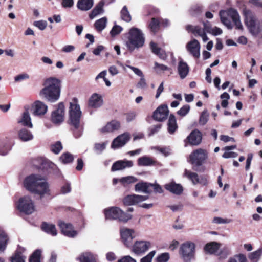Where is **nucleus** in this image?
Listing matches in <instances>:
<instances>
[{
    "label": "nucleus",
    "instance_id": "13",
    "mask_svg": "<svg viewBox=\"0 0 262 262\" xmlns=\"http://www.w3.org/2000/svg\"><path fill=\"white\" fill-rule=\"evenodd\" d=\"M151 246V243L148 241H137L132 246V251L137 254H143L146 252Z\"/></svg>",
    "mask_w": 262,
    "mask_h": 262
},
{
    "label": "nucleus",
    "instance_id": "61",
    "mask_svg": "<svg viewBox=\"0 0 262 262\" xmlns=\"http://www.w3.org/2000/svg\"><path fill=\"white\" fill-rule=\"evenodd\" d=\"M25 256H19L18 254H15L12 257V262H25Z\"/></svg>",
    "mask_w": 262,
    "mask_h": 262
},
{
    "label": "nucleus",
    "instance_id": "56",
    "mask_svg": "<svg viewBox=\"0 0 262 262\" xmlns=\"http://www.w3.org/2000/svg\"><path fill=\"white\" fill-rule=\"evenodd\" d=\"M231 220L228 219H224L220 217H214L212 220V222L215 224H227L230 223Z\"/></svg>",
    "mask_w": 262,
    "mask_h": 262
},
{
    "label": "nucleus",
    "instance_id": "8",
    "mask_svg": "<svg viewBox=\"0 0 262 262\" xmlns=\"http://www.w3.org/2000/svg\"><path fill=\"white\" fill-rule=\"evenodd\" d=\"M208 153L206 150L199 148L194 150L189 155V162L193 165V169L196 171L208 158Z\"/></svg>",
    "mask_w": 262,
    "mask_h": 262
},
{
    "label": "nucleus",
    "instance_id": "11",
    "mask_svg": "<svg viewBox=\"0 0 262 262\" xmlns=\"http://www.w3.org/2000/svg\"><path fill=\"white\" fill-rule=\"evenodd\" d=\"M120 232L122 241L127 247L132 245V239L138 235L135 230L125 227L121 228Z\"/></svg>",
    "mask_w": 262,
    "mask_h": 262
},
{
    "label": "nucleus",
    "instance_id": "41",
    "mask_svg": "<svg viewBox=\"0 0 262 262\" xmlns=\"http://www.w3.org/2000/svg\"><path fill=\"white\" fill-rule=\"evenodd\" d=\"M10 150L9 146L4 139H0V155L5 156Z\"/></svg>",
    "mask_w": 262,
    "mask_h": 262
},
{
    "label": "nucleus",
    "instance_id": "17",
    "mask_svg": "<svg viewBox=\"0 0 262 262\" xmlns=\"http://www.w3.org/2000/svg\"><path fill=\"white\" fill-rule=\"evenodd\" d=\"M148 199V196L137 194L128 195L123 199V203L125 205H133L143 202Z\"/></svg>",
    "mask_w": 262,
    "mask_h": 262
},
{
    "label": "nucleus",
    "instance_id": "5",
    "mask_svg": "<svg viewBox=\"0 0 262 262\" xmlns=\"http://www.w3.org/2000/svg\"><path fill=\"white\" fill-rule=\"evenodd\" d=\"M221 22L229 29L233 28L231 20L234 23L236 29L243 30V26L240 20V17L237 11L232 8L220 12Z\"/></svg>",
    "mask_w": 262,
    "mask_h": 262
},
{
    "label": "nucleus",
    "instance_id": "32",
    "mask_svg": "<svg viewBox=\"0 0 262 262\" xmlns=\"http://www.w3.org/2000/svg\"><path fill=\"white\" fill-rule=\"evenodd\" d=\"M157 162L152 158L148 156H143L138 159V164L140 166H148L154 165Z\"/></svg>",
    "mask_w": 262,
    "mask_h": 262
},
{
    "label": "nucleus",
    "instance_id": "6",
    "mask_svg": "<svg viewBox=\"0 0 262 262\" xmlns=\"http://www.w3.org/2000/svg\"><path fill=\"white\" fill-rule=\"evenodd\" d=\"M245 23L251 33L257 35L262 31V23L256 19L252 13L249 10L244 9Z\"/></svg>",
    "mask_w": 262,
    "mask_h": 262
},
{
    "label": "nucleus",
    "instance_id": "55",
    "mask_svg": "<svg viewBox=\"0 0 262 262\" xmlns=\"http://www.w3.org/2000/svg\"><path fill=\"white\" fill-rule=\"evenodd\" d=\"M107 144V141L101 143H96L95 145V149L98 153H101L105 149Z\"/></svg>",
    "mask_w": 262,
    "mask_h": 262
},
{
    "label": "nucleus",
    "instance_id": "36",
    "mask_svg": "<svg viewBox=\"0 0 262 262\" xmlns=\"http://www.w3.org/2000/svg\"><path fill=\"white\" fill-rule=\"evenodd\" d=\"M9 238L7 235L4 232L0 233V253L5 251L7 248Z\"/></svg>",
    "mask_w": 262,
    "mask_h": 262
},
{
    "label": "nucleus",
    "instance_id": "7",
    "mask_svg": "<svg viewBox=\"0 0 262 262\" xmlns=\"http://www.w3.org/2000/svg\"><path fill=\"white\" fill-rule=\"evenodd\" d=\"M104 213L107 220H118L120 222H127L131 219L130 214L123 212L117 207H112L105 209Z\"/></svg>",
    "mask_w": 262,
    "mask_h": 262
},
{
    "label": "nucleus",
    "instance_id": "20",
    "mask_svg": "<svg viewBox=\"0 0 262 262\" xmlns=\"http://www.w3.org/2000/svg\"><path fill=\"white\" fill-rule=\"evenodd\" d=\"M120 128V122L116 120H113L100 128V131L102 133H109L118 130Z\"/></svg>",
    "mask_w": 262,
    "mask_h": 262
},
{
    "label": "nucleus",
    "instance_id": "42",
    "mask_svg": "<svg viewBox=\"0 0 262 262\" xmlns=\"http://www.w3.org/2000/svg\"><path fill=\"white\" fill-rule=\"evenodd\" d=\"M74 160L73 156L69 152H64L60 157V161L63 164L72 162Z\"/></svg>",
    "mask_w": 262,
    "mask_h": 262
},
{
    "label": "nucleus",
    "instance_id": "47",
    "mask_svg": "<svg viewBox=\"0 0 262 262\" xmlns=\"http://www.w3.org/2000/svg\"><path fill=\"white\" fill-rule=\"evenodd\" d=\"M41 253V250H36L30 257L29 262H40Z\"/></svg>",
    "mask_w": 262,
    "mask_h": 262
},
{
    "label": "nucleus",
    "instance_id": "39",
    "mask_svg": "<svg viewBox=\"0 0 262 262\" xmlns=\"http://www.w3.org/2000/svg\"><path fill=\"white\" fill-rule=\"evenodd\" d=\"M106 75V71H103L100 72L95 78V80L98 83H102L103 82H105L106 85L107 86H110L111 84L110 81L106 78L105 76Z\"/></svg>",
    "mask_w": 262,
    "mask_h": 262
},
{
    "label": "nucleus",
    "instance_id": "35",
    "mask_svg": "<svg viewBox=\"0 0 262 262\" xmlns=\"http://www.w3.org/2000/svg\"><path fill=\"white\" fill-rule=\"evenodd\" d=\"M177 128L178 126L175 116L171 114L168 121V131L170 134H172L177 129Z\"/></svg>",
    "mask_w": 262,
    "mask_h": 262
},
{
    "label": "nucleus",
    "instance_id": "49",
    "mask_svg": "<svg viewBox=\"0 0 262 262\" xmlns=\"http://www.w3.org/2000/svg\"><path fill=\"white\" fill-rule=\"evenodd\" d=\"M62 149V146L61 143L60 141L55 142L51 146V151L55 154H59Z\"/></svg>",
    "mask_w": 262,
    "mask_h": 262
},
{
    "label": "nucleus",
    "instance_id": "15",
    "mask_svg": "<svg viewBox=\"0 0 262 262\" xmlns=\"http://www.w3.org/2000/svg\"><path fill=\"white\" fill-rule=\"evenodd\" d=\"M130 138L128 133H123L115 138L111 144V148L115 149L120 148L126 144Z\"/></svg>",
    "mask_w": 262,
    "mask_h": 262
},
{
    "label": "nucleus",
    "instance_id": "59",
    "mask_svg": "<svg viewBox=\"0 0 262 262\" xmlns=\"http://www.w3.org/2000/svg\"><path fill=\"white\" fill-rule=\"evenodd\" d=\"M71 191V188L70 186V184L66 183L65 185H63L60 190V193L63 194H65L70 192Z\"/></svg>",
    "mask_w": 262,
    "mask_h": 262
},
{
    "label": "nucleus",
    "instance_id": "44",
    "mask_svg": "<svg viewBox=\"0 0 262 262\" xmlns=\"http://www.w3.org/2000/svg\"><path fill=\"white\" fill-rule=\"evenodd\" d=\"M160 21L158 19L155 18H152L149 24V27L150 31L155 33L159 29Z\"/></svg>",
    "mask_w": 262,
    "mask_h": 262
},
{
    "label": "nucleus",
    "instance_id": "27",
    "mask_svg": "<svg viewBox=\"0 0 262 262\" xmlns=\"http://www.w3.org/2000/svg\"><path fill=\"white\" fill-rule=\"evenodd\" d=\"M164 187L166 190L176 194H180L183 191L182 186L174 182L166 184Z\"/></svg>",
    "mask_w": 262,
    "mask_h": 262
},
{
    "label": "nucleus",
    "instance_id": "45",
    "mask_svg": "<svg viewBox=\"0 0 262 262\" xmlns=\"http://www.w3.org/2000/svg\"><path fill=\"white\" fill-rule=\"evenodd\" d=\"M262 251L260 249H258L254 252L251 253L249 255V258L251 262H258Z\"/></svg>",
    "mask_w": 262,
    "mask_h": 262
},
{
    "label": "nucleus",
    "instance_id": "2",
    "mask_svg": "<svg viewBox=\"0 0 262 262\" xmlns=\"http://www.w3.org/2000/svg\"><path fill=\"white\" fill-rule=\"evenodd\" d=\"M44 85V88L40 92V95L51 102L57 101L60 94V80L51 77L46 79Z\"/></svg>",
    "mask_w": 262,
    "mask_h": 262
},
{
    "label": "nucleus",
    "instance_id": "31",
    "mask_svg": "<svg viewBox=\"0 0 262 262\" xmlns=\"http://www.w3.org/2000/svg\"><path fill=\"white\" fill-rule=\"evenodd\" d=\"M93 0H78L77 6L80 10L88 11L93 7Z\"/></svg>",
    "mask_w": 262,
    "mask_h": 262
},
{
    "label": "nucleus",
    "instance_id": "34",
    "mask_svg": "<svg viewBox=\"0 0 262 262\" xmlns=\"http://www.w3.org/2000/svg\"><path fill=\"white\" fill-rule=\"evenodd\" d=\"M41 229L43 231L52 236H55L57 235V231L55 225L53 224L44 222L41 225Z\"/></svg>",
    "mask_w": 262,
    "mask_h": 262
},
{
    "label": "nucleus",
    "instance_id": "30",
    "mask_svg": "<svg viewBox=\"0 0 262 262\" xmlns=\"http://www.w3.org/2000/svg\"><path fill=\"white\" fill-rule=\"evenodd\" d=\"M19 139L24 142H27L32 140L34 136L31 132L26 128L21 129L18 134Z\"/></svg>",
    "mask_w": 262,
    "mask_h": 262
},
{
    "label": "nucleus",
    "instance_id": "14",
    "mask_svg": "<svg viewBox=\"0 0 262 262\" xmlns=\"http://www.w3.org/2000/svg\"><path fill=\"white\" fill-rule=\"evenodd\" d=\"M184 176L189 179L194 185L200 184L202 185H206L207 184V180L204 176L199 177L198 174L190 170L185 169Z\"/></svg>",
    "mask_w": 262,
    "mask_h": 262
},
{
    "label": "nucleus",
    "instance_id": "57",
    "mask_svg": "<svg viewBox=\"0 0 262 262\" xmlns=\"http://www.w3.org/2000/svg\"><path fill=\"white\" fill-rule=\"evenodd\" d=\"M122 29L121 26L115 25L110 31V34L112 36H115L119 34L122 31Z\"/></svg>",
    "mask_w": 262,
    "mask_h": 262
},
{
    "label": "nucleus",
    "instance_id": "18",
    "mask_svg": "<svg viewBox=\"0 0 262 262\" xmlns=\"http://www.w3.org/2000/svg\"><path fill=\"white\" fill-rule=\"evenodd\" d=\"M186 49L193 57L198 58L200 56V45L196 39H193L188 42L186 45Z\"/></svg>",
    "mask_w": 262,
    "mask_h": 262
},
{
    "label": "nucleus",
    "instance_id": "62",
    "mask_svg": "<svg viewBox=\"0 0 262 262\" xmlns=\"http://www.w3.org/2000/svg\"><path fill=\"white\" fill-rule=\"evenodd\" d=\"M154 149L158 150L159 152L165 156H167L170 154V150L167 148H160L158 147H155Z\"/></svg>",
    "mask_w": 262,
    "mask_h": 262
},
{
    "label": "nucleus",
    "instance_id": "10",
    "mask_svg": "<svg viewBox=\"0 0 262 262\" xmlns=\"http://www.w3.org/2000/svg\"><path fill=\"white\" fill-rule=\"evenodd\" d=\"M195 245L193 243L187 242L182 244L180 253L185 261H189L193 257Z\"/></svg>",
    "mask_w": 262,
    "mask_h": 262
},
{
    "label": "nucleus",
    "instance_id": "52",
    "mask_svg": "<svg viewBox=\"0 0 262 262\" xmlns=\"http://www.w3.org/2000/svg\"><path fill=\"white\" fill-rule=\"evenodd\" d=\"M33 25L40 30H44L47 26V22L43 20L35 21L33 23Z\"/></svg>",
    "mask_w": 262,
    "mask_h": 262
},
{
    "label": "nucleus",
    "instance_id": "48",
    "mask_svg": "<svg viewBox=\"0 0 262 262\" xmlns=\"http://www.w3.org/2000/svg\"><path fill=\"white\" fill-rule=\"evenodd\" d=\"M228 262H247V259L245 255L239 254L230 258Z\"/></svg>",
    "mask_w": 262,
    "mask_h": 262
},
{
    "label": "nucleus",
    "instance_id": "58",
    "mask_svg": "<svg viewBox=\"0 0 262 262\" xmlns=\"http://www.w3.org/2000/svg\"><path fill=\"white\" fill-rule=\"evenodd\" d=\"M155 251H151L146 256L141 259V262H151L152 259L155 255Z\"/></svg>",
    "mask_w": 262,
    "mask_h": 262
},
{
    "label": "nucleus",
    "instance_id": "21",
    "mask_svg": "<svg viewBox=\"0 0 262 262\" xmlns=\"http://www.w3.org/2000/svg\"><path fill=\"white\" fill-rule=\"evenodd\" d=\"M133 166V162L127 160H118L115 162L112 165L111 170L112 171L123 170L126 168H130Z\"/></svg>",
    "mask_w": 262,
    "mask_h": 262
},
{
    "label": "nucleus",
    "instance_id": "37",
    "mask_svg": "<svg viewBox=\"0 0 262 262\" xmlns=\"http://www.w3.org/2000/svg\"><path fill=\"white\" fill-rule=\"evenodd\" d=\"M103 5L104 3L103 2H99L89 14L90 18L91 19H93L99 14L102 13L103 12Z\"/></svg>",
    "mask_w": 262,
    "mask_h": 262
},
{
    "label": "nucleus",
    "instance_id": "23",
    "mask_svg": "<svg viewBox=\"0 0 262 262\" xmlns=\"http://www.w3.org/2000/svg\"><path fill=\"white\" fill-rule=\"evenodd\" d=\"M187 140L190 144L198 145L201 142L202 134L199 130L195 129L187 137Z\"/></svg>",
    "mask_w": 262,
    "mask_h": 262
},
{
    "label": "nucleus",
    "instance_id": "1",
    "mask_svg": "<svg viewBox=\"0 0 262 262\" xmlns=\"http://www.w3.org/2000/svg\"><path fill=\"white\" fill-rule=\"evenodd\" d=\"M24 186L29 191L38 194L40 197L51 195L49 184L39 175L31 174L26 177L24 181Z\"/></svg>",
    "mask_w": 262,
    "mask_h": 262
},
{
    "label": "nucleus",
    "instance_id": "9",
    "mask_svg": "<svg viewBox=\"0 0 262 262\" xmlns=\"http://www.w3.org/2000/svg\"><path fill=\"white\" fill-rule=\"evenodd\" d=\"M17 209L26 214H30L35 210L32 200L28 196L21 197L16 204Z\"/></svg>",
    "mask_w": 262,
    "mask_h": 262
},
{
    "label": "nucleus",
    "instance_id": "54",
    "mask_svg": "<svg viewBox=\"0 0 262 262\" xmlns=\"http://www.w3.org/2000/svg\"><path fill=\"white\" fill-rule=\"evenodd\" d=\"M190 110V106L188 104L184 105L178 112L177 114L181 116H185L186 115Z\"/></svg>",
    "mask_w": 262,
    "mask_h": 262
},
{
    "label": "nucleus",
    "instance_id": "28",
    "mask_svg": "<svg viewBox=\"0 0 262 262\" xmlns=\"http://www.w3.org/2000/svg\"><path fill=\"white\" fill-rule=\"evenodd\" d=\"M77 259L80 262H96V255L90 252L81 253Z\"/></svg>",
    "mask_w": 262,
    "mask_h": 262
},
{
    "label": "nucleus",
    "instance_id": "24",
    "mask_svg": "<svg viewBox=\"0 0 262 262\" xmlns=\"http://www.w3.org/2000/svg\"><path fill=\"white\" fill-rule=\"evenodd\" d=\"M103 100L101 95L94 93L89 100V105L93 108H98L103 104Z\"/></svg>",
    "mask_w": 262,
    "mask_h": 262
},
{
    "label": "nucleus",
    "instance_id": "60",
    "mask_svg": "<svg viewBox=\"0 0 262 262\" xmlns=\"http://www.w3.org/2000/svg\"><path fill=\"white\" fill-rule=\"evenodd\" d=\"M61 6L64 8H71L74 5L73 0H62Z\"/></svg>",
    "mask_w": 262,
    "mask_h": 262
},
{
    "label": "nucleus",
    "instance_id": "26",
    "mask_svg": "<svg viewBox=\"0 0 262 262\" xmlns=\"http://www.w3.org/2000/svg\"><path fill=\"white\" fill-rule=\"evenodd\" d=\"M17 122L23 126H27L30 128L33 127L30 114L27 110L22 114L20 118L18 119Z\"/></svg>",
    "mask_w": 262,
    "mask_h": 262
},
{
    "label": "nucleus",
    "instance_id": "46",
    "mask_svg": "<svg viewBox=\"0 0 262 262\" xmlns=\"http://www.w3.org/2000/svg\"><path fill=\"white\" fill-rule=\"evenodd\" d=\"M209 114L207 113V110L203 111L199 118V124L201 125H204L208 121Z\"/></svg>",
    "mask_w": 262,
    "mask_h": 262
},
{
    "label": "nucleus",
    "instance_id": "4",
    "mask_svg": "<svg viewBox=\"0 0 262 262\" xmlns=\"http://www.w3.org/2000/svg\"><path fill=\"white\" fill-rule=\"evenodd\" d=\"M145 36L142 31L135 27L131 28L127 34L126 46L131 51L142 47L145 43Z\"/></svg>",
    "mask_w": 262,
    "mask_h": 262
},
{
    "label": "nucleus",
    "instance_id": "12",
    "mask_svg": "<svg viewBox=\"0 0 262 262\" xmlns=\"http://www.w3.org/2000/svg\"><path fill=\"white\" fill-rule=\"evenodd\" d=\"M64 106L62 103H59L57 108L53 111L51 115V120L56 124H59L64 120Z\"/></svg>",
    "mask_w": 262,
    "mask_h": 262
},
{
    "label": "nucleus",
    "instance_id": "16",
    "mask_svg": "<svg viewBox=\"0 0 262 262\" xmlns=\"http://www.w3.org/2000/svg\"><path fill=\"white\" fill-rule=\"evenodd\" d=\"M168 113L169 110L167 106L161 105L154 111L153 118L158 121H163L167 118Z\"/></svg>",
    "mask_w": 262,
    "mask_h": 262
},
{
    "label": "nucleus",
    "instance_id": "25",
    "mask_svg": "<svg viewBox=\"0 0 262 262\" xmlns=\"http://www.w3.org/2000/svg\"><path fill=\"white\" fill-rule=\"evenodd\" d=\"M33 114L34 115L39 116L42 115L46 113L48 106L44 103L40 101H36L33 106Z\"/></svg>",
    "mask_w": 262,
    "mask_h": 262
},
{
    "label": "nucleus",
    "instance_id": "40",
    "mask_svg": "<svg viewBox=\"0 0 262 262\" xmlns=\"http://www.w3.org/2000/svg\"><path fill=\"white\" fill-rule=\"evenodd\" d=\"M219 248V244L216 242L207 244L204 247L205 251L208 253H215Z\"/></svg>",
    "mask_w": 262,
    "mask_h": 262
},
{
    "label": "nucleus",
    "instance_id": "33",
    "mask_svg": "<svg viewBox=\"0 0 262 262\" xmlns=\"http://www.w3.org/2000/svg\"><path fill=\"white\" fill-rule=\"evenodd\" d=\"M150 47L152 52L158 55L160 58L164 59L166 58L165 52L159 48L156 43L151 41L150 43Z\"/></svg>",
    "mask_w": 262,
    "mask_h": 262
},
{
    "label": "nucleus",
    "instance_id": "19",
    "mask_svg": "<svg viewBox=\"0 0 262 262\" xmlns=\"http://www.w3.org/2000/svg\"><path fill=\"white\" fill-rule=\"evenodd\" d=\"M58 225L62 233L67 236L73 237L77 234V232L73 229L72 225L71 224L60 221L58 222Z\"/></svg>",
    "mask_w": 262,
    "mask_h": 262
},
{
    "label": "nucleus",
    "instance_id": "38",
    "mask_svg": "<svg viewBox=\"0 0 262 262\" xmlns=\"http://www.w3.org/2000/svg\"><path fill=\"white\" fill-rule=\"evenodd\" d=\"M107 19L106 17H103L97 20L94 24V26L97 31H102L106 26Z\"/></svg>",
    "mask_w": 262,
    "mask_h": 262
},
{
    "label": "nucleus",
    "instance_id": "43",
    "mask_svg": "<svg viewBox=\"0 0 262 262\" xmlns=\"http://www.w3.org/2000/svg\"><path fill=\"white\" fill-rule=\"evenodd\" d=\"M121 17L122 20L126 21L129 22L131 21L132 17L131 15L127 10V8L126 6H124L122 9L121 11Z\"/></svg>",
    "mask_w": 262,
    "mask_h": 262
},
{
    "label": "nucleus",
    "instance_id": "53",
    "mask_svg": "<svg viewBox=\"0 0 262 262\" xmlns=\"http://www.w3.org/2000/svg\"><path fill=\"white\" fill-rule=\"evenodd\" d=\"M178 72L181 78H184L189 72L188 67H178Z\"/></svg>",
    "mask_w": 262,
    "mask_h": 262
},
{
    "label": "nucleus",
    "instance_id": "3",
    "mask_svg": "<svg viewBox=\"0 0 262 262\" xmlns=\"http://www.w3.org/2000/svg\"><path fill=\"white\" fill-rule=\"evenodd\" d=\"M81 111L80 106L77 104V99L74 98L70 102L69 116L71 124L74 127L73 135L76 138L80 137L82 134L83 128L80 123Z\"/></svg>",
    "mask_w": 262,
    "mask_h": 262
},
{
    "label": "nucleus",
    "instance_id": "29",
    "mask_svg": "<svg viewBox=\"0 0 262 262\" xmlns=\"http://www.w3.org/2000/svg\"><path fill=\"white\" fill-rule=\"evenodd\" d=\"M151 186V183L141 182L137 183L135 185V189L136 191L149 194L152 192L150 188Z\"/></svg>",
    "mask_w": 262,
    "mask_h": 262
},
{
    "label": "nucleus",
    "instance_id": "64",
    "mask_svg": "<svg viewBox=\"0 0 262 262\" xmlns=\"http://www.w3.org/2000/svg\"><path fill=\"white\" fill-rule=\"evenodd\" d=\"M118 262H136V261L130 256H125L119 259Z\"/></svg>",
    "mask_w": 262,
    "mask_h": 262
},
{
    "label": "nucleus",
    "instance_id": "51",
    "mask_svg": "<svg viewBox=\"0 0 262 262\" xmlns=\"http://www.w3.org/2000/svg\"><path fill=\"white\" fill-rule=\"evenodd\" d=\"M137 181V179L133 176L123 177L120 179V182L123 184L133 183Z\"/></svg>",
    "mask_w": 262,
    "mask_h": 262
},
{
    "label": "nucleus",
    "instance_id": "22",
    "mask_svg": "<svg viewBox=\"0 0 262 262\" xmlns=\"http://www.w3.org/2000/svg\"><path fill=\"white\" fill-rule=\"evenodd\" d=\"M186 29L188 31L192 32L195 36L201 37L204 42H206L208 40L204 29L201 28L200 27L187 25L186 27Z\"/></svg>",
    "mask_w": 262,
    "mask_h": 262
},
{
    "label": "nucleus",
    "instance_id": "50",
    "mask_svg": "<svg viewBox=\"0 0 262 262\" xmlns=\"http://www.w3.org/2000/svg\"><path fill=\"white\" fill-rule=\"evenodd\" d=\"M169 258V254L165 252L159 255L156 258V261L157 262H167Z\"/></svg>",
    "mask_w": 262,
    "mask_h": 262
},
{
    "label": "nucleus",
    "instance_id": "63",
    "mask_svg": "<svg viewBox=\"0 0 262 262\" xmlns=\"http://www.w3.org/2000/svg\"><path fill=\"white\" fill-rule=\"evenodd\" d=\"M151 187L154 189L155 193H162L163 192L161 186L158 184H151Z\"/></svg>",
    "mask_w": 262,
    "mask_h": 262
}]
</instances>
